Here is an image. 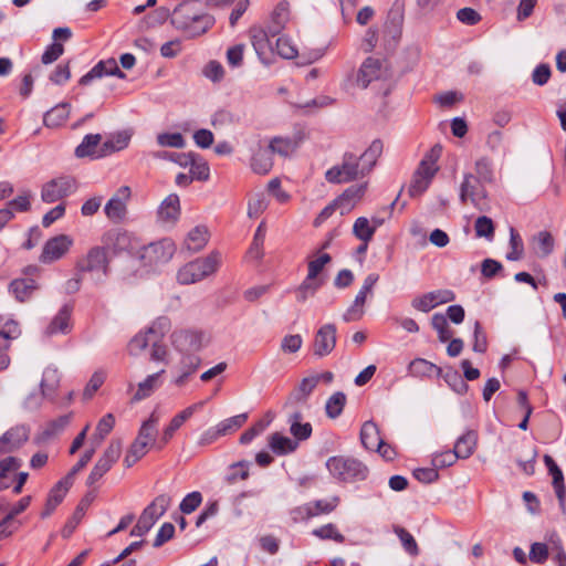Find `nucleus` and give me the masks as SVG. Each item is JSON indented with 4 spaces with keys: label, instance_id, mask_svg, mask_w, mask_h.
<instances>
[{
    "label": "nucleus",
    "instance_id": "1",
    "mask_svg": "<svg viewBox=\"0 0 566 566\" xmlns=\"http://www.w3.org/2000/svg\"><path fill=\"white\" fill-rule=\"evenodd\" d=\"M159 421L160 413L157 410H154L149 418L142 423L136 439L130 444L124 458L125 467H133L147 454L150 448L156 444Z\"/></svg>",
    "mask_w": 566,
    "mask_h": 566
},
{
    "label": "nucleus",
    "instance_id": "2",
    "mask_svg": "<svg viewBox=\"0 0 566 566\" xmlns=\"http://www.w3.org/2000/svg\"><path fill=\"white\" fill-rule=\"evenodd\" d=\"M221 262V254L219 252H211L208 256L196 259L177 272V281L180 284H193L203 280L205 277L213 274Z\"/></svg>",
    "mask_w": 566,
    "mask_h": 566
},
{
    "label": "nucleus",
    "instance_id": "3",
    "mask_svg": "<svg viewBox=\"0 0 566 566\" xmlns=\"http://www.w3.org/2000/svg\"><path fill=\"white\" fill-rule=\"evenodd\" d=\"M366 176L358 155L353 151H346L343 155L342 163L333 166L325 174L326 180L332 184L350 182Z\"/></svg>",
    "mask_w": 566,
    "mask_h": 566
},
{
    "label": "nucleus",
    "instance_id": "4",
    "mask_svg": "<svg viewBox=\"0 0 566 566\" xmlns=\"http://www.w3.org/2000/svg\"><path fill=\"white\" fill-rule=\"evenodd\" d=\"M75 268L78 273H90L95 283L103 282L109 268L106 250L101 247L90 249L86 255L78 259Z\"/></svg>",
    "mask_w": 566,
    "mask_h": 566
},
{
    "label": "nucleus",
    "instance_id": "5",
    "mask_svg": "<svg viewBox=\"0 0 566 566\" xmlns=\"http://www.w3.org/2000/svg\"><path fill=\"white\" fill-rule=\"evenodd\" d=\"M483 181H481L474 174L467 172L460 184V201L465 205L471 202L474 208L480 211L489 209L488 192Z\"/></svg>",
    "mask_w": 566,
    "mask_h": 566
},
{
    "label": "nucleus",
    "instance_id": "6",
    "mask_svg": "<svg viewBox=\"0 0 566 566\" xmlns=\"http://www.w3.org/2000/svg\"><path fill=\"white\" fill-rule=\"evenodd\" d=\"M329 473L340 481H354L365 479L367 469L356 459L332 457L326 462Z\"/></svg>",
    "mask_w": 566,
    "mask_h": 566
},
{
    "label": "nucleus",
    "instance_id": "7",
    "mask_svg": "<svg viewBox=\"0 0 566 566\" xmlns=\"http://www.w3.org/2000/svg\"><path fill=\"white\" fill-rule=\"evenodd\" d=\"M170 505V497L166 494L158 495L142 513L136 525L132 528L130 535L136 537L144 536L165 514Z\"/></svg>",
    "mask_w": 566,
    "mask_h": 566
},
{
    "label": "nucleus",
    "instance_id": "8",
    "mask_svg": "<svg viewBox=\"0 0 566 566\" xmlns=\"http://www.w3.org/2000/svg\"><path fill=\"white\" fill-rule=\"evenodd\" d=\"M436 159L432 155H427L419 164L418 168L413 172L411 182L408 188L410 197L421 196L431 184L433 177L438 171Z\"/></svg>",
    "mask_w": 566,
    "mask_h": 566
},
{
    "label": "nucleus",
    "instance_id": "9",
    "mask_svg": "<svg viewBox=\"0 0 566 566\" xmlns=\"http://www.w3.org/2000/svg\"><path fill=\"white\" fill-rule=\"evenodd\" d=\"M175 251V243L170 239H163L144 247L140 252V260L145 265L158 266L169 262Z\"/></svg>",
    "mask_w": 566,
    "mask_h": 566
},
{
    "label": "nucleus",
    "instance_id": "10",
    "mask_svg": "<svg viewBox=\"0 0 566 566\" xmlns=\"http://www.w3.org/2000/svg\"><path fill=\"white\" fill-rule=\"evenodd\" d=\"M75 190V179L70 176H61L43 185L41 198L44 202L52 203L70 196Z\"/></svg>",
    "mask_w": 566,
    "mask_h": 566
},
{
    "label": "nucleus",
    "instance_id": "11",
    "mask_svg": "<svg viewBox=\"0 0 566 566\" xmlns=\"http://www.w3.org/2000/svg\"><path fill=\"white\" fill-rule=\"evenodd\" d=\"M132 191L128 186L119 187L104 207L107 219L114 223L123 222L127 217V206Z\"/></svg>",
    "mask_w": 566,
    "mask_h": 566
},
{
    "label": "nucleus",
    "instance_id": "12",
    "mask_svg": "<svg viewBox=\"0 0 566 566\" xmlns=\"http://www.w3.org/2000/svg\"><path fill=\"white\" fill-rule=\"evenodd\" d=\"M122 452V444L119 441H112L105 449L102 457L97 460L90 475L87 476V484L91 486L106 474L113 464L118 460Z\"/></svg>",
    "mask_w": 566,
    "mask_h": 566
},
{
    "label": "nucleus",
    "instance_id": "13",
    "mask_svg": "<svg viewBox=\"0 0 566 566\" xmlns=\"http://www.w3.org/2000/svg\"><path fill=\"white\" fill-rule=\"evenodd\" d=\"M73 245V239L67 234H59L49 239L42 249L39 258L43 264H51L62 259Z\"/></svg>",
    "mask_w": 566,
    "mask_h": 566
},
{
    "label": "nucleus",
    "instance_id": "14",
    "mask_svg": "<svg viewBox=\"0 0 566 566\" xmlns=\"http://www.w3.org/2000/svg\"><path fill=\"white\" fill-rule=\"evenodd\" d=\"M171 343L181 355L197 354L203 347V334L188 329L175 331L171 334Z\"/></svg>",
    "mask_w": 566,
    "mask_h": 566
},
{
    "label": "nucleus",
    "instance_id": "15",
    "mask_svg": "<svg viewBox=\"0 0 566 566\" xmlns=\"http://www.w3.org/2000/svg\"><path fill=\"white\" fill-rule=\"evenodd\" d=\"M30 438V427L18 424L0 436V454L12 453L24 446Z\"/></svg>",
    "mask_w": 566,
    "mask_h": 566
},
{
    "label": "nucleus",
    "instance_id": "16",
    "mask_svg": "<svg viewBox=\"0 0 566 566\" xmlns=\"http://www.w3.org/2000/svg\"><path fill=\"white\" fill-rule=\"evenodd\" d=\"M336 345V327L334 324H325L316 332L313 342L314 356L322 358L329 355Z\"/></svg>",
    "mask_w": 566,
    "mask_h": 566
},
{
    "label": "nucleus",
    "instance_id": "17",
    "mask_svg": "<svg viewBox=\"0 0 566 566\" xmlns=\"http://www.w3.org/2000/svg\"><path fill=\"white\" fill-rule=\"evenodd\" d=\"M180 217V200L178 195H168L157 209V222L165 228H172Z\"/></svg>",
    "mask_w": 566,
    "mask_h": 566
},
{
    "label": "nucleus",
    "instance_id": "18",
    "mask_svg": "<svg viewBox=\"0 0 566 566\" xmlns=\"http://www.w3.org/2000/svg\"><path fill=\"white\" fill-rule=\"evenodd\" d=\"M161 374H164V370L151 374L136 386L129 381L127 385V394H132L130 402H138L150 397L161 385Z\"/></svg>",
    "mask_w": 566,
    "mask_h": 566
},
{
    "label": "nucleus",
    "instance_id": "19",
    "mask_svg": "<svg viewBox=\"0 0 566 566\" xmlns=\"http://www.w3.org/2000/svg\"><path fill=\"white\" fill-rule=\"evenodd\" d=\"M368 189V182L364 181L361 184L353 185L344 190V192L338 196L335 200V206L340 211V214H346L350 212L355 206L360 202V200L366 195Z\"/></svg>",
    "mask_w": 566,
    "mask_h": 566
},
{
    "label": "nucleus",
    "instance_id": "20",
    "mask_svg": "<svg viewBox=\"0 0 566 566\" xmlns=\"http://www.w3.org/2000/svg\"><path fill=\"white\" fill-rule=\"evenodd\" d=\"M169 329L167 318H159L145 333L137 334L129 343V352L134 355L145 349L150 340L149 336H163Z\"/></svg>",
    "mask_w": 566,
    "mask_h": 566
},
{
    "label": "nucleus",
    "instance_id": "21",
    "mask_svg": "<svg viewBox=\"0 0 566 566\" xmlns=\"http://www.w3.org/2000/svg\"><path fill=\"white\" fill-rule=\"evenodd\" d=\"M104 142L101 134H87L81 144L75 148L74 155L77 158L101 159L104 158Z\"/></svg>",
    "mask_w": 566,
    "mask_h": 566
},
{
    "label": "nucleus",
    "instance_id": "22",
    "mask_svg": "<svg viewBox=\"0 0 566 566\" xmlns=\"http://www.w3.org/2000/svg\"><path fill=\"white\" fill-rule=\"evenodd\" d=\"M201 365V358L197 354L181 355V359L175 366L176 377L172 382L178 386H185L189 378L198 370Z\"/></svg>",
    "mask_w": 566,
    "mask_h": 566
},
{
    "label": "nucleus",
    "instance_id": "23",
    "mask_svg": "<svg viewBox=\"0 0 566 566\" xmlns=\"http://www.w3.org/2000/svg\"><path fill=\"white\" fill-rule=\"evenodd\" d=\"M113 75L119 78H125L126 75L122 72L114 59L98 62L90 72L83 75L80 80L81 85H88L94 80L103 76Z\"/></svg>",
    "mask_w": 566,
    "mask_h": 566
},
{
    "label": "nucleus",
    "instance_id": "24",
    "mask_svg": "<svg viewBox=\"0 0 566 566\" xmlns=\"http://www.w3.org/2000/svg\"><path fill=\"white\" fill-rule=\"evenodd\" d=\"M201 12L197 11L191 1L178 4L171 14V23L181 31H186L193 23Z\"/></svg>",
    "mask_w": 566,
    "mask_h": 566
},
{
    "label": "nucleus",
    "instance_id": "25",
    "mask_svg": "<svg viewBox=\"0 0 566 566\" xmlns=\"http://www.w3.org/2000/svg\"><path fill=\"white\" fill-rule=\"evenodd\" d=\"M73 307L69 304H65L61 307V310L57 312V314L52 318L50 324L46 326L44 334L46 336H54V335H65L69 334L72 329V323H71V314H72Z\"/></svg>",
    "mask_w": 566,
    "mask_h": 566
},
{
    "label": "nucleus",
    "instance_id": "26",
    "mask_svg": "<svg viewBox=\"0 0 566 566\" xmlns=\"http://www.w3.org/2000/svg\"><path fill=\"white\" fill-rule=\"evenodd\" d=\"M544 463L548 469L549 474L553 478V485L555 489L556 496L559 502V507L563 514H566V488L564 485V476L562 470L558 468L554 459L545 454L544 455Z\"/></svg>",
    "mask_w": 566,
    "mask_h": 566
},
{
    "label": "nucleus",
    "instance_id": "27",
    "mask_svg": "<svg viewBox=\"0 0 566 566\" xmlns=\"http://www.w3.org/2000/svg\"><path fill=\"white\" fill-rule=\"evenodd\" d=\"M380 74V61L374 57H367L357 72L356 85L360 88H366L373 81L378 80Z\"/></svg>",
    "mask_w": 566,
    "mask_h": 566
},
{
    "label": "nucleus",
    "instance_id": "28",
    "mask_svg": "<svg viewBox=\"0 0 566 566\" xmlns=\"http://www.w3.org/2000/svg\"><path fill=\"white\" fill-rule=\"evenodd\" d=\"M177 164L182 167H190V175L198 180H207L209 178V166L198 155L188 153L178 155Z\"/></svg>",
    "mask_w": 566,
    "mask_h": 566
},
{
    "label": "nucleus",
    "instance_id": "29",
    "mask_svg": "<svg viewBox=\"0 0 566 566\" xmlns=\"http://www.w3.org/2000/svg\"><path fill=\"white\" fill-rule=\"evenodd\" d=\"M203 405L205 402L200 401L185 408L182 411L177 413L163 431V443L166 444L172 438L174 433L184 424V422L191 418L196 411L200 410Z\"/></svg>",
    "mask_w": 566,
    "mask_h": 566
},
{
    "label": "nucleus",
    "instance_id": "30",
    "mask_svg": "<svg viewBox=\"0 0 566 566\" xmlns=\"http://www.w3.org/2000/svg\"><path fill=\"white\" fill-rule=\"evenodd\" d=\"M70 479L60 480L50 491L44 510L41 513L42 518L49 517L56 506L63 501L71 488Z\"/></svg>",
    "mask_w": 566,
    "mask_h": 566
},
{
    "label": "nucleus",
    "instance_id": "31",
    "mask_svg": "<svg viewBox=\"0 0 566 566\" xmlns=\"http://www.w3.org/2000/svg\"><path fill=\"white\" fill-rule=\"evenodd\" d=\"M251 43L259 56L263 62H268V54L274 51L271 38L265 30L261 28H252L250 31Z\"/></svg>",
    "mask_w": 566,
    "mask_h": 566
},
{
    "label": "nucleus",
    "instance_id": "32",
    "mask_svg": "<svg viewBox=\"0 0 566 566\" xmlns=\"http://www.w3.org/2000/svg\"><path fill=\"white\" fill-rule=\"evenodd\" d=\"M112 247L115 252H137L140 248L138 238L128 231L119 230L112 234Z\"/></svg>",
    "mask_w": 566,
    "mask_h": 566
},
{
    "label": "nucleus",
    "instance_id": "33",
    "mask_svg": "<svg viewBox=\"0 0 566 566\" xmlns=\"http://www.w3.org/2000/svg\"><path fill=\"white\" fill-rule=\"evenodd\" d=\"M384 151V143L380 139H374L370 145L365 149L364 153L358 155L359 161L363 167V171L368 176L375 166L377 165V161L379 157L382 155Z\"/></svg>",
    "mask_w": 566,
    "mask_h": 566
},
{
    "label": "nucleus",
    "instance_id": "34",
    "mask_svg": "<svg viewBox=\"0 0 566 566\" xmlns=\"http://www.w3.org/2000/svg\"><path fill=\"white\" fill-rule=\"evenodd\" d=\"M18 323L9 317H0V355L8 354L9 342L15 339L20 335Z\"/></svg>",
    "mask_w": 566,
    "mask_h": 566
},
{
    "label": "nucleus",
    "instance_id": "35",
    "mask_svg": "<svg viewBox=\"0 0 566 566\" xmlns=\"http://www.w3.org/2000/svg\"><path fill=\"white\" fill-rule=\"evenodd\" d=\"M478 443V433L473 430H468L454 443V449L452 450L459 459H468L470 458Z\"/></svg>",
    "mask_w": 566,
    "mask_h": 566
},
{
    "label": "nucleus",
    "instance_id": "36",
    "mask_svg": "<svg viewBox=\"0 0 566 566\" xmlns=\"http://www.w3.org/2000/svg\"><path fill=\"white\" fill-rule=\"evenodd\" d=\"M317 386V379L312 375L303 378L298 386L291 392L286 406L305 402Z\"/></svg>",
    "mask_w": 566,
    "mask_h": 566
},
{
    "label": "nucleus",
    "instance_id": "37",
    "mask_svg": "<svg viewBox=\"0 0 566 566\" xmlns=\"http://www.w3.org/2000/svg\"><path fill=\"white\" fill-rule=\"evenodd\" d=\"M71 105L61 103L44 114L43 123L46 127H59L63 125L70 116Z\"/></svg>",
    "mask_w": 566,
    "mask_h": 566
},
{
    "label": "nucleus",
    "instance_id": "38",
    "mask_svg": "<svg viewBox=\"0 0 566 566\" xmlns=\"http://www.w3.org/2000/svg\"><path fill=\"white\" fill-rule=\"evenodd\" d=\"M207 242L208 229L205 226H197L188 232L185 247L190 252H198L205 248Z\"/></svg>",
    "mask_w": 566,
    "mask_h": 566
},
{
    "label": "nucleus",
    "instance_id": "39",
    "mask_svg": "<svg viewBox=\"0 0 566 566\" xmlns=\"http://www.w3.org/2000/svg\"><path fill=\"white\" fill-rule=\"evenodd\" d=\"M269 446L274 453L283 455L295 451L298 444L291 438L275 432L269 437Z\"/></svg>",
    "mask_w": 566,
    "mask_h": 566
},
{
    "label": "nucleus",
    "instance_id": "40",
    "mask_svg": "<svg viewBox=\"0 0 566 566\" xmlns=\"http://www.w3.org/2000/svg\"><path fill=\"white\" fill-rule=\"evenodd\" d=\"M60 385V374L57 368L53 366H49L44 369L42 379L40 382V388L42 391V396L52 397L55 392L56 388Z\"/></svg>",
    "mask_w": 566,
    "mask_h": 566
},
{
    "label": "nucleus",
    "instance_id": "41",
    "mask_svg": "<svg viewBox=\"0 0 566 566\" xmlns=\"http://www.w3.org/2000/svg\"><path fill=\"white\" fill-rule=\"evenodd\" d=\"M273 166L272 154L269 148H259L252 159L251 168L255 174L265 175Z\"/></svg>",
    "mask_w": 566,
    "mask_h": 566
},
{
    "label": "nucleus",
    "instance_id": "42",
    "mask_svg": "<svg viewBox=\"0 0 566 566\" xmlns=\"http://www.w3.org/2000/svg\"><path fill=\"white\" fill-rule=\"evenodd\" d=\"M360 440L366 449L375 450L382 441L378 427L373 421H366L360 430Z\"/></svg>",
    "mask_w": 566,
    "mask_h": 566
},
{
    "label": "nucleus",
    "instance_id": "43",
    "mask_svg": "<svg viewBox=\"0 0 566 566\" xmlns=\"http://www.w3.org/2000/svg\"><path fill=\"white\" fill-rule=\"evenodd\" d=\"M532 245L538 256L545 258L553 252L554 239L549 232L541 231L533 237Z\"/></svg>",
    "mask_w": 566,
    "mask_h": 566
},
{
    "label": "nucleus",
    "instance_id": "44",
    "mask_svg": "<svg viewBox=\"0 0 566 566\" xmlns=\"http://www.w3.org/2000/svg\"><path fill=\"white\" fill-rule=\"evenodd\" d=\"M35 287V282L32 279H17L10 284V291L20 302L28 300Z\"/></svg>",
    "mask_w": 566,
    "mask_h": 566
},
{
    "label": "nucleus",
    "instance_id": "45",
    "mask_svg": "<svg viewBox=\"0 0 566 566\" xmlns=\"http://www.w3.org/2000/svg\"><path fill=\"white\" fill-rule=\"evenodd\" d=\"M408 371L413 377H429L434 371H440V369L434 364L423 358H416L410 361Z\"/></svg>",
    "mask_w": 566,
    "mask_h": 566
},
{
    "label": "nucleus",
    "instance_id": "46",
    "mask_svg": "<svg viewBox=\"0 0 566 566\" xmlns=\"http://www.w3.org/2000/svg\"><path fill=\"white\" fill-rule=\"evenodd\" d=\"M130 136L125 132H119L113 135L111 138L104 142V155L105 157L123 150L128 146Z\"/></svg>",
    "mask_w": 566,
    "mask_h": 566
},
{
    "label": "nucleus",
    "instance_id": "47",
    "mask_svg": "<svg viewBox=\"0 0 566 566\" xmlns=\"http://www.w3.org/2000/svg\"><path fill=\"white\" fill-rule=\"evenodd\" d=\"M214 24V18L208 13H201L197 20L185 31L189 36L195 38L206 33Z\"/></svg>",
    "mask_w": 566,
    "mask_h": 566
},
{
    "label": "nucleus",
    "instance_id": "48",
    "mask_svg": "<svg viewBox=\"0 0 566 566\" xmlns=\"http://www.w3.org/2000/svg\"><path fill=\"white\" fill-rule=\"evenodd\" d=\"M354 235L363 242H369L375 234V227H371L369 219L359 217L353 226Z\"/></svg>",
    "mask_w": 566,
    "mask_h": 566
},
{
    "label": "nucleus",
    "instance_id": "49",
    "mask_svg": "<svg viewBox=\"0 0 566 566\" xmlns=\"http://www.w3.org/2000/svg\"><path fill=\"white\" fill-rule=\"evenodd\" d=\"M296 143L291 138L275 137L270 142L269 149L271 154H279L280 156L287 157L296 149Z\"/></svg>",
    "mask_w": 566,
    "mask_h": 566
},
{
    "label": "nucleus",
    "instance_id": "50",
    "mask_svg": "<svg viewBox=\"0 0 566 566\" xmlns=\"http://www.w3.org/2000/svg\"><path fill=\"white\" fill-rule=\"evenodd\" d=\"M322 285V279L310 277V275L307 274L305 280L302 282L297 290V300L300 302H305L310 296H313Z\"/></svg>",
    "mask_w": 566,
    "mask_h": 566
},
{
    "label": "nucleus",
    "instance_id": "51",
    "mask_svg": "<svg viewBox=\"0 0 566 566\" xmlns=\"http://www.w3.org/2000/svg\"><path fill=\"white\" fill-rule=\"evenodd\" d=\"M115 424V418L112 413L105 415L97 423L95 433L93 436V442L95 447H98L105 437L113 430Z\"/></svg>",
    "mask_w": 566,
    "mask_h": 566
},
{
    "label": "nucleus",
    "instance_id": "52",
    "mask_svg": "<svg viewBox=\"0 0 566 566\" xmlns=\"http://www.w3.org/2000/svg\"><path fill=\"white\" fill-rule=\"evenodd\" d=\"M395 534L399 537L401 545L403 549L410 555V556H418L419 555V547L415 539V537L403 527L396 526L394 528Z\"/></svg>",
    "mask_w": 566,
    "mask_h": 566
},
{
    "label": "nucleus",
    "instance_id": "53",
    "mask_svg": "<svg viewBox=\"0 0 566 566\" xmlns=\"http://www.w3.org/2000/svg\"><path fill=\"white\" fill-rule=\"evenodd\" d=\"M345 402H346L345 394H343L340 391L333 394L326 401V406H325L326 415L332 419L337 418L342 413Z\"/></svg>",
    "mask_w": 566,
    "mask_h": 566
},
{
    "label": "nucleus",
    "instance_id": "54",
    "mask_svg": "<svg viewBox=\"0 0 566 566\" xmlns=\"http://www.w3.org/2000/svg\"><path fill=\"white\" fill-rule=\"evenodd\" d=\"M474 230L478 238H485L489 241H492L494 238V223L492 219L486 216H481L475 220Z\"/></svg>",
    "mask_w": 566,
    "mask_h": 566
},
{
    "label": "nucleus",
    "instance_id": "55",
    "mask_svg": "<svg viewBox=\"0 0 566 566\" xmlns=\"http://www.w3.org/2000/svg\"><path fill=\"white\" fill-rule=\"evenodd\" d=\"M247 419V413H240L220 421L217 426L221 436H227L241 428L245 423Z\"/></svg>",
    "mask_w": 566,
    "mask_h": 566
},
{
    "label": "nucleus",
    "instance_id": "56",
    "mask_svg": "<svg viewBox=\"0 0 566 566\" xmlns=\"http://www.w3.org/2000/svg\"><path fill=\"white\" fill-rule=\"evenodd\" d=\"M160 147H171L181 149L186 146V140L180 133H160L156 137Z\"/></svg>",
    "mask_w": 566,
    "mask_h": 566
},
{
    "label": "nucleus",
    "instance_id": "57",
    "mask_svg": "<svg viewBox=\"0 0 566 566\" xmlns=\"http://www.w3.org/2000/svg\"><path fill=\"white\" fill-rule=\"evenodd\" d=\"M431 325L437 331L441 342L444 343L452 337V331L450 329L447 317L443 314H433L431 317Z\"/></svg>",
    "mask_w": 566,
    "mask_h": 566
},
{
    "label": "nucleus",
    "instance_id": "58",
    "mask_svg": "<svg viewBox=\"0 0 566 566\" xmlns=\"http://www.w3.org/2000/svg\"><path fill=\"white\" fill-rule=\"evenodd\" d=\"M313 535L321 538V539H333L337 543H343L345 541V537L343 534H340L337 530V527L328 523L326 525H323L318 528L313 530Z\"/></svg>",
    "mask_w": 566,
    "mask_h": 566
},
{
    "label": "nucleus",
    "instance_id": "59",
    "mask_svg": "<svg viewBox=\"0 0 566 566\" xmlns=\"http://www.w3.org/2000/svg\"><path fill=\"white\" fill-rule=\"evenodd\" d=\"M510 247L511 251L506 254L510 261H517L522 258L524 252L523 241L514 228L510 229Z\"/></svg>",
    "mask_w": 566,
    "mask_h": 566
},
{
    "label": "nucleus",
    "instance_id": "60",
    "mask_svg": "<svg viewBox=\"0 0 566 566\" xmlns=\"http://www.w3.org/2000/svg\"><path fill=\"white\" fill-rule=\"evenodd\" d=\"M106 379V374L103 370H96L90 378L83 390V398L91 399L94 394L101 388Z\"/></svg>",
    "mask_w": 566,
    "mask_h": 566
},
{
    "label": "nucleus",
    "instance_id": "61",
    "mask_svg": "<svg viewBox=\"0 0 566 566\" xmlns=\"http://www.w3.org/2000/svg\"><path fill=\"white\" fill-rule=\"evenodd\" d=\"M31 503V496H24L20 499L15 504H13L9 511L6 517L0 522V527H4L6 525H9L15 516L24 512L28 506Z\"/></svg>",
    "mask_w": 566,
    "mask_h": 566
},
{
    "label": "nucleus",
    "instance_id": "62",
    "mask_svg": "<svg viewBox=\"0 0 566 566\" xmlns=\"http://www.w3.org/2000/svg\"><path fill=\"white\" fill-rule=\"evenodd\" d=\"M310 503L312 505V511L314 513V516H317L319 514H328V513L333 512L339 503V497L332 496L331 499L316 500V501L310 502Z\"/></svg>",
    "mask_w": 566,
    "mask_h": 566
},
{
    "label": "nucleus",
    "instance_id": "63",
    "mask_svg": "<svg viewBox=\"0 0 566 566\" xmlns=\"http://www.w3.org/2000/svg\"><path fill=\"white\" fill-rule=\"evenodd\" d=\"M268 208V200L264 193H256L249 200L248 216L258 218Z\"/></svg>",
    "mask_w": 566,
    "mask_h": 566
},
{
    "label": "nucleus",
    "instance_id": "64",
    "mask_svg": "<svg viewBox=\"0 0 566 566\" xmlns=\"http://www.w3.org/2000/svg\"><path fill=\"white\" fill-rule=\"evenodd\" d=\"M275 51L283 59H293L297 54L291 40L285 36H280L275 40Z\"/></svg>",
    "mask_w": 566,
    "mask_h": 566
}]
</instances>
